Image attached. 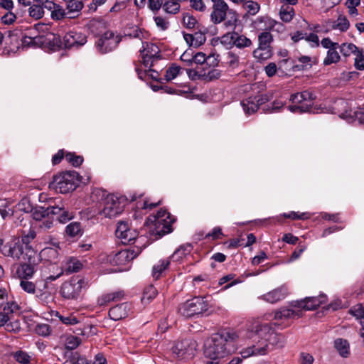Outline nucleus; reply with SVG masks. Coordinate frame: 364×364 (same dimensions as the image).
<instances>
[{"instance_id":"f257e3e1","label":"nucleus","mask_w":364,"mask_h":364,"mask_svg":"<svg viewBox=\"0 0 364 364\" xmlns=\"http://www.w3.org/2000/svg\"><path fill=\"white\" fill-rule=\"evenodd\" d=\"M241 332L224 328L213 334L204 344V355L210 359L220 360L232 351V343L237 341Z\"/></svg>"},{"instance_id":"f03ea898","label":"nucleus","mask_w":364,"mask_h":364,"mask_svg":"<svg viewBox=\"0 0 364 364\" xmlns=\"http://www.w3.org/2000/svg\"><path fill=\"white\" fill-rule=\"evenodd\" d=\"M272 331L267 323L257 325L255 331L248 333V338L252 340V344L241 351L242 358L252 355H265L268 351V338Z\"/></svg>"},{"instance_id":"7ed1b4c3","label":"nucleus","mask_w":364,"mask_h":364,"mask_svg":"<svg viewBox=\"0 0 364 364\" xmlns=\"http://www.w3.org/2000/svg\"><path fill=\"white\" fill-rule=\"evenodd\" d=\"M93 196L101 198L103 208L100 210V214L105 218H115L123 212L124 203L117 196L109 194L105 191L101 189L95 190Z\"/></svg>"},{"instance_id":"20e7f679","label":"nucleus","mask_w":364,"mask_h":364,"mask_svg":"<svg viewBox=\"0 0 364 364\" xmlns=\"http://www.w3.org/2000/svg\"><path fill=\"white\" fill-rule=\"evenodd\" d=\"M23 259L24 262L18 267L16 274L21 279H31L37 271L41 257L32 247H28Z\"/></svg>"},{"instance_id":"39448f33","label":"nucleus","mask_w":364,"mask_h":364,"mask_svg":"<svg viewBox=\"0 0 364 364\" xmlns=\"http://www.w3.org/2000/svg\"><path fill=\"white\" fill-rule=\"evenodd\" d=\"M79 182L78 173L75 171H69L54 176L53 186L55 191L67 193L74 191Z\"/></svg>"},{"instance_id":"423d86ee","label":"nucleus","mask_w":364,"mask_h":364,"mask_svg":"<svg viewBox=\"0 0 364 364\" xmlns=\"http://www.w3.org/2000/svg\"><path fill=\"white\" fill-rule=\"evenodd\" d=\"M149 218V220L154 223L153 233L159 237L172 231V224L174 220L171 218V215L166 210L161 209L156 215Z\"/></svg>"},{"instance_id":"0eeeda50","label":"nucleus","mask_w":364,"mask_h":364,"mask_svg":"<svg viewBox=\"0 0 364 364\" xmlns=\"http://www.w3.org/2000/svg\"><path fill=\"white\" fill-rule=\"evenodd\" d=\"M86 285L87 282L84 279L73 277L63 283L60 287V294L67 299H76L80 295L82 288Z\"/></svg>"},{"instance_id":"6e6552de","label":"nucleus","mask_w":364,"mask_h":364,"mask_svg":"<svg viewBox=\"0 0 364 364\" xmlns=\"http://www.w3.org/2000/svg\"><path fill=\"white\" fill-rule=\"evenodd\" d=\"M121 41L122 37L119 35L112 31H107L99 37L95 45L97 50L105 54L115 49Z\"/></svg>"},{"instance_id":"1a4fd4ad","label":"nucleus","mask_w":364,"mask_h":364,"mask_svg":"<svg viewBox=\"0 0 364 364\" xmlns=\"http://www.w3.org/2000/svg\"><path fill=\"white\" fill-rule=\"evenodd\" d=\"M208 304L202 297H194L183 304L179 308V313L185 317H191L207 311Z\"/></svg>"},{"instance_id":"9d476101","label":"nucleus","mask_w":364,"mask_h":364,"mask_svg":"<svg viewBox=\"0 0 364 364\" xmlns=\"http://www.w3.org/2000/svg\"><path fill=\"white\" fill-rule=\"evenodd\" d=\"M198 344L196 341L193 339H185L176 342L171 350L177 358H191L194 356Z\"/></svg>"},{"instance_id":"9b49d317","label":"nucleus","mask_w":364,"mask_h":364,"mask_svg":"<svg viewBox=\"0 0 364 364\" xmlns=\"http://www.w3.org/2000/svg\"><path fill=\"white\" fill-rule=\"evenodd\" d=\"M0 252L5 257L19 260L21 257L23 259L25 248L19 238L13 237L0 249Z\"/></svg>"},{"instance_id":"f8f14e48","label":"nucleus","mask_w":364,"mask_h":364,"mask_svg":"<svg viewBox=\"0 0 364 364\" xmlns=\"http://www.w3.org/2000/svg\"><path fill=\"white\" fill-rule=\"evenodd\" d=\"M269 101V97L264 94H257L255 96L249 97L241 102L244 112L247 114L256 112L259 106Z\"/></svg>"},{"instance_id":"ddd939ff","label":"nucleus","mask_w":364,"mask_h":364,"mask_svg":"<svg viewBox=\"0 0 364 364\" xmlns=\"http://www.w3.org/2000/svg\"><path fill=\"white\" fill-rule=\"evenodd\" d=\"M86 43V35L76 31H70L63 37V46L64 49L79 48Z\"/></svg>"},{"instance_id":"4468645a","label":"nucleus","mask_w":364,"mask_h":364,"mask_svg":"<svg viewBox=\"0 0 364 364\" xmlns=\"http://www.w3.org/2000/svg\"><path fill=\"white\" fill-rule=\"evenodd\" d=\"M213 2V11L210 14V20L218 24L223 21L229 9L228 4L224 0H211Z\"/></svg>"},{"instance_id":"2eb2a0df","label":"nucleus","mask_w":364,"mask_h":364,"mask_svg":"<svg viewBox=\"0 0 364 364\" xmlns=\"http://www.w3.org/2000/svg\"><path fill=\"white\" fill-rule=\"evenodd\" d=\"M141 252V248L139 247H134L124 249L115 255L114 260L117 264L123 265L136 258Z\"/></svg>"},{"instance_id":"dca6fc26","label":"nucleus","mask_w":364,"mask_h":364,"mask_svg":"<svg viewBox=\"0 0 364 364\" xmlns=\"http://www.w3.org/2000/svg\"><path fill=\"white\" fill-rule=\"evenodd\" d=\"M131 311V304L124 302L112 307L109 311V316L114 321H119L127 317Z\"/></svg>"},{"instance_id":"f3484780","label":"nucleus","mask_w":364,"mask_h":364,"mask_svg":"<svg viewBox=\"0 0 364 364\" xmlns=\"http://www.w3.org/2000/svg\"><path fill=\"white\" fill-rule=\"evenodd\" d=\"M325 301L326 296L323 295L319 297H307L304 300L296 301V304L294 306H298L306 311H311L316 309Z\"/></svg>"},{"instance_id":"a211bd4d","label":"nucleus","mask_w":364,"mask_h":364,"mask_svg":"<svg viewBox=\"0 0 364 364\" xmlns=\"http://www.w3.org/2000/svg\"><path fill=\"white\" fill-rule=\"evenodd\" d=\"M39 38L41 39L40 43L47 45L53 50L63 48V38L59 35L50 33L45 36H39Z\"/></svg>"},{"instance_id":"6ab92c4d","label":"nucleus","mask_w":364,"mask_h":364,"mask_svg":"<svg viewBox=\"0 0 364 364\" xmlns=\"http://www.w3.org/2000/svg\"><path fill=\"white\" fill-rule=\"evenodd\" d=\"M50 213L52 218L55 219V220L60 223H65L74 217L73 213H70L68 210L65 209L64 207L59 205L51 206Z\"/></svg>"},{"instance_id":"aec40b11","label":"nucleus","mask_w":364,"mask_h":364,"mask_svg":"<svg viewBox=\"0 0 364 364\" xmlns=\"http://www.w3.org/2000/svg\"><path fill=\"white\" fill-rule=\"evenodd\" d=\"M125 296L123 290H118L114 292L106 293L98 297L97 303L99 306H106L112 301H119Z\"/></svg>"},{"instance_id":"412c9836","label":"nucleus","mask_w":364,"mask_h":364,"mask_svg":"<svg viewBox=\"0 0 364 364\" xmlns=\"http://www.w3.org/2000/svg\"><path fill=\"white\" fill-rule=\"evenodd\" d=\"M287 294V288L285 287H281L264 294L262 298L267 302L274 304L284 299Z\"/></svg>"},{"instance_id":"4be33fe9","label":"nucleus","mask_w":364,"mask_h":364,"mask_svg":"<svg viewBox=\"0 0 364 364\" xmlns=\"http://www.w3.org/2000/svg\"><path fill=\"white\" fill-rule=\"evenodd\" d=\"M315 99L316 96L309 90H304L303 92L294 94L290 97V100L294 104L304 105L305 103H308L311 105V107L312 106V102Z\"/></svg>"},{"instance_id":"5701e85b","label":"nucleus","mask_w":364,"mask_h":364,"mask_svg":"<svg viewBox=\"0 0 364 364\" xmlns=\"http://www.w3.org/2000/svg\"><path fill=\"white\" fill-rule=\"evenodd\" d=\"M171 264V258H165L159 260L152 267V277L157 280L161 277L164 273L168 269Z\"/></svg>"},{"instance_id":"b1692460","label":"nucleus","mask_w":364,"mask_h":364,"mask_svg":"<svg viewBox=\"0 0 364 364\" xmlns=\"http://www.w3.org/2000/svg\"><path fill=\"white\" fill-rule=\"evenodd\" d=\"M34 294L38 302L43 306H49L54 302V295L43 287V289L37 288Z\"/></svg>"},{"instance_id":"393cba45","label":"nucleus","mask_w":364,"mask_h":364,"mask_svg":"<svg viewBox=\"0 0 364 364\" xmlns=\"http://www.w3.org/2000/svg\"><path fill=\"white\" fill-rule=\"evenodd\" d=\"M334 348L343 358H348L350 355L349 342L344 338H338L334 341Z\"/></svg>"},{"instance_id":"a878e982","label":"nucleus","mask_w":364,"mask_h":364,"mask_svg":"<svg viewBox=\"0 0 364 364\" xmlns=\"http://www.w3.org/2000/svg\"><path fill=\"white\" fill-rule=\"evenodd\" d=\"M82 267V264L80 260L74 257L67 258L63 262V269L68 274L78 272Z\"/></svg>"},{"instance_id":"bb28decb","label":"nucleus","mask_w":364,"mask_h":364,"mask_svg":"<svg viewBox=\"0 0 364 364\" xmlns=\"http://www.w3.org/2000/svg\"><path fill=\"white\" fill-rule=\"evenodd\" d=\"M163 11L168 15H176L181 11V0H164Z\"/></svg>"},{"instance_id":"cd10ccee","label":"nucleus","mask_w":364,"mask_h":364,"mask_svg":"<svg viewBox=\"0 0 364 364\" xmlns=\"http://www.w3.org/2000/svg\"><path fill=\"white\" fill-rule=\"evenodd\" d=\"M65 2L66 3V13L68 15H70V18L75 17V14L77 15L83 7L82 1L79 0H67Z\"/></svg>"},{"instance_id":"c85d7f7f","label":"nucleus","mask_w":364,"mask_h":364,"mask_svg":"<svg viewBox=\"0 0 364 364\" xmlns=\"http://www.w3.org/2000/svg\"><path fill=\"white\" fill-rule=\"evenodd\" d=\"M253 57L258 61H263L270 58L272 55V49L258 46L252 53Z\"/></svg>"},{"instance_id":"c756f323","label":"nucleus","mask_w":364,"mask_h":364,"mask_svg":"<svg viewBox=\"0 0 364 364\" xmlns=\"http://www.w3.org/2000/svg\"><path fill=\"white\" fill-rule=\"evenodd\" d=\"M350 26V23L346 16L340 14L337 19L333 21L331 24L333 29L339 30L341 32L346 31Z\"/></svg>"},{"instance_id":"7c9ffc66","label":"nucleus","mask_w":364,"mask_h":364,"mask_svg":"<svg viewBox=\"0 0 364 364\" xmlns=\"http://www.w3.org/2000/svg\"><path fill=\"white\" fill-rule=\"evenodd\" d=\"M252 45V41L245 35L235 32L234 46L240 49L250 48Z\"/></svg>"},{"instance_id":"2f4dec72","label":"nucleus","mask_w":364,"mask_h":364,"mask_svg":"<svg viewBox=\"0 0 364 364\" xmlns=\"http://www.w3.org/2000/svg\"><path fill=\"white\" fill-rule=\"evenodd\" d=\"M50 210L51 206L48 208L42 206L36 208L32 213L33 218L36 220H41L45 219L46 217L49 218L51 215Z\"/></svg>"},{"instance_id":"473e14b6","label":"nucleus","mask_w":364,"mask_h":364,"mask_svg":"<svg viewBox=\"0 0 364 364\" xmlns=\"http://www.w3.org/2000/svg\"><path fill=\"white\" fill-rule=\"evenodd\" d=\"M38 255L41 257V259L44 257L50 262H55V260L58 258V252L56 248L46 247L41 251Z\"/></svg>"},{"instance_id":"72a5a7b5","label":"nucleus","mask_w":364,"mask_h":364,"mask_svg":"<svg viewBox=\"0 0 364 364\" xmlns=\"http://www.w3.org/2000/svg\"><path fill=\"white\" fill-rule=\"evenodd\" d=\"M183 37L187 43L195 46L203 43L205 39V36L199 33H196L194 35L184 34Z\"/></svg>"},{"instance_id":"f704fd0d","label":"nucleus","mask_w":364,"mask_h":364,"mask_svg":"<svg viewBox=\"0 0 364 364\" xmlns=\"http://www.w3.org/2000/svg\"><path fill=\"white\" fill-rule=\"evenodd\" d=\"M272 41L273 36L269 31H264L258 35V46L272 48Z\"/></svg>"},{"instance_id":"c9c22d12","label":"nucleus","mask_w":364,"mask_h":364,"mask_svg":"<svg viewBox=\"0 0 364 364\" xmlns=\"http://www.w3.org/2000/svg\"><path fill=\"white\" fill-rule=\"evenodd\" d=\"M295 316L299 317V314L291 309L282 308L279 311L275 312L274 318L276 320H279L283 318L287 319L294 318Z\"/></svg>"},{"instance_id":"e433bc0d","label":"nucleus","mask_w":364,"mask_h":364,"mask_svg":"<svg viewBox=\"0 0 364 364\" xmlns=\"http://www.w3.org/2000/svg\"><path fill=\"white\" fill-rule=\"evenodd\" d=\"M242 7L247 11V14L251 16L256 15L260 10L259 3L253 0H246L242 4Z\"/></svg>"},{"instance_id":"4c0bfd02","label":"nucleus","mask_w":364,"mask_h":364,"mask_svg":"<svg viewBox=\"0 0 364 364\" xmlns=\"http://www.w3.org/2000/svg\"><path fill=\"white\" fill-rule=\"evenodd\" d=\"M294 15V10L289 5H283L279 11L281 19L284 22H290Z\"/></svg>"},{"instance_id":"58836bf2","label":"nucleus","mask_w":364,"mask_h":364,"mask_svg":"<svg viewBox=\"0 0 364 364\" xmlns=\"http://www.w3.org/2000/svg\"><path fill=\"white\" fill-rule=\"evenodd\" d=\"M28 15L34 20H39L44 16L43 5L33 4L28 9Z\"/></svg>"},{"instance_id":"ea45409f","label":"nucleus","mask_w":364,"mask_h":364,"mask_svg":"<svg viewBox=\"0 0 364 364\" xmlns=\"http://www.w3.org/2000/svg\"><path fill=\"white\" fill-rule=\"evenodd\" d=\"M284 337L272 330L269 337L268 338V345L270 344L278 348H282L284 346Z\"/></svg>"},{"instance_id":"a19ab883","label":"nucleus","mask_w":364,"mask_h":364,"mask_svg":"<svg viewBox=\"0 0 364 364\" xmlns=\"http://www.w3.org/2000/svg\"><path fill=\"white\" fill-rule=\"evenodd\" d=\"M338 48H333L328 50L327 55L323 60L324 65H328L340 60V55L337 51Z\"/></svg>"},{"instance_id":"79ce46f5","label":"nucleus","mask_w":364,"mask_h":364,"mask_svg":"<svg viewBox=\"0 0 364 364\" xmlns=\"http://www.w3.org/2000/svg\"><path fill=\"white\" fill-rule=\"evenodd\" d=\"M158 291L153 286L150 285L144 291L141 297V302L144 304H148L157 295Z\"/></svg>"},{"instance_id":"37998d69","label":"nucleus","mask_w":364,"mask_h":364,"mask_svg":"<svg viewBox=\"0 0 364 364\" xmlns=\"http://www.w3.org/2000/svg\"><path fill=\"white\" fill-rule=\"evenodd\" d=\"M338 48L344 56H349L353 53L356 54L359 51V49L353 43H343L339 45Z\"/></svg>"},{"instance_id":"c03bdc74","label":"nucleus","mask_w":364,"mask_h":364,"mask_svg":"<svg viewBox=\"0 0 364 364\" xmlns=\"http://www.w3.org/2000/svg\"><path fill=\"white\" fill-rule=\"evenodd\" d=\"M29 279H23L20 281V287L21 289L28 294H34L37 291L36 284L30 282Z\"/></svg>"},{"instance_id":"a18cd8bd","label":"nucleus","mask_w":364,"mask_h":364,"mask_svg":"<svg viewBox=\"0 0 364 364\" xmlns=\"http://www.w3.org/2000/svg\"><path fill=\"white\" fill-rule=\"evenodd\" d=\"M235 31L228 32L220 38V42L222 45L232 48L234 46Z\"/></svg>"},{"instance_id":"49530a36","label":"nucleus","mask_w":364,"mask_h":364,"mask_svg":"<svg viewBox=\"0 0 364 364\" xmlns=\"http://www.w3.org/2000/svg\"><path fill=\"white\" fill-rule=\"evenodd\" d=\"M80 343V338L76 336H68L65 339V347L67 350H69L68 352H71L70 350H74L78 347Z\"/></svg>"},{"instance_id":"de8ad7c7","label":"nucleus","mask_w":364,"mask_h":364,"mask_svg":"<svg viewBox=\"0 0 364 364\" xmlns=\"http://www.w3.org/2000/svg\"><path fill=\"white\" fill-rule=\"evenodd\" d=\"M14 358L21 364H29L31 361V356L24 351L18 350L12 353Z\"/></svg>"},{"instance_id":"09e8293b","label":"nucleus","mask_w":364,"mask_h":364,"mask_svg":"<svg viewBox=\"0 0 364 364\" xmlns=\"http://www.w3.org/2000/svg\"><path fill=\"white\" fill-rule=\"evenodd\" d=\"M55 316L59 318L63 323L66 325H74L78 322L77 318L72 314L61 315L59 312L56 311Z\"/></svg>"},{"instance_id":"8fccbe9b","label":"nucleus","mask_w":364,"mask_h":364,"mask_svg":"<svg viewBox=\"0 0 364 364\" xmlns=\"http://www.w3.org/2000/svg\"><path fill=\"white\" fill-rule=\"evenodd\" d=\"M49 9H53L51 12V17L53 19L60 20L68 15L65 10L55 4H53V7L49 6Z\"/></svg>"},{"instance_id":"3c124183","label":"nucleus","mask_w":364,"mask_h":364,"mask_svg":"<svg viewBox=\"0 0 364 364\" xmlns=\"http://www.w3.org/2000/svg\"><path fill=\"white\" fill-rule=\"evenodd\" d=\"M65 356L69 358L70 364H88L86 359L80 357L77 353L66 352Z\"/></svg>"},{"instance_id":"603ef678","label":"nucleus","mask_w":364,"mask_h":364,"mask_svg":"<svg viewBox=\"0 0 364 364\" xmlns=\"http://www.w3.org/2000/svg\"><path fill=\"white\" fill-rule=\"evenodd\" d=\"M81 231L80 224L77 222L70 223L65 228V232L67 235L75 237Z\"/></svg>"},{"instance_id":"864d4df0","label":"nucleus","mask_w":364,"mask_h":364,"mask_svg":"<svg viewBox=\"0 0 364 364\" xmlns=\"http://www.w3.org/2000/svg\"><path fill=\"white\" fill-rule=\"evenodd\" d=\"M181 68L179 66L173 65L168 68L166 71L165 77L167 81H171L175 79L180 73Z\"/></svg>"},{"instance_id":"5fc2aeb1","label":"nucleus","mask_w":364,"mask_h":364,"mask_svg":"<svg viewBox=\"0 0 364 364\" xmlns=\"http://www.w3.org/2000/svg\"><path fill=\"white\" fill-rule=\"evenodd\" d=\"M288 108L292 112L303 113L310 111L311 105L308 103L304 105L294 104V105L289 106Z\"/></svg>"},{"instance_id":"6e6d98bb","label":"nucleus","mask_w":364,"mask_h":364,"mask_svg":"<svg viewBox=\"0 0 364 364\" xmlns=\"http://www.w3.org/2000/svg\"><path fill=\"white\" fill-rule=\"evenodd\" d=\"M65 159L75 167L80 166L83 161V158L82 156H76L73 153L67 154L65 155Z\"/></svg>"},{"instance_id":"4d7b16f0","label":"nucleus","mask_w":364,"mask_h":364,"mask_svg":"<svg viewBox=\"0 0 364 364\" xmlns=\"http://www.w3.org/2000/svg\"><path fill=\"white\" fill-rule=\"evenodd\" d=\"M190 6L196 11L205 12L207 9L203 0H190Z\"/></svg>"},{"instance_id":"13d9d810","label":"nucleus","mask_w":364,"mask_h":364,"mask_svg":"<svg viewBox=\"0 0 364 364\" xmlns=\"http://www.w3.org/2000/svg\"><path fill=\"white\" fill-rule=\"evenodd\" d=\"M164 0H148V7L149 9L156 14L161 8L163 9Z\"/></svg>"},{"instance_id":"bf43d9fd","label":"nucleus","mask_w":364,"mask_h":364,"mask_svg":"<svg viewBox=\"0 0 364 364\" xmlns=\"http://www.w3.org/2000/svg\"><path fill=\"white\" fill-rule=\"evenodd\" d=\"M284 218H290L292 220H306L307 218H309V214L307 213H296L291 211L289 213H284Z\"/></svg>"},{"instance_id":"052dcab7","label":"nucleus","mask_w":364,"mask_h":364,"mask_svg":"<svg viewBox=\"0 0 364 364\" xmlns=\"http://www.w3.org/2000/svg\"><path fill=\"white\" fill-rule=\"evenodd\" d=\"M226 63L232 68H235L239 64V57L235 53L230 51L226 55Z\"/></svg>"},{"instance_id":"680f3d73","label":"nucleus","mask_w":364,"mask_h":364,"mask_svg":"<svg viewBox=\"0 0 364 364\" xmlns=\"http://www.w3.org/2000/svg\"><path fill=\"white\" fill-rule=\"evenodd\" d=\"M36 237V233L35 232V230H30L28 231V232L26 234V235H24L22 236L21 237V242L23 245H25V250L28 247H31L29 245V243Z\"/></svg>"},{"instance_id":"e2e57ef3","label":"nucleus","mask_w":364,"mask_h":364,"mask_svg":"<svg viewBox=\"0 0 364 364\" xmlns=\"http://www.w3.org/2000/svg\"><path fill=\"white\" fill-rule=\"evenodd\" d=\"M350 313L360 321L364 318V307L359 304L352 307Z\"/></svg>"},{"instance_id":"0e129e2a","label":"nucleus","mask_w":364,"mask_h":364,"mask_svg":"<svg viewBox=\"0 0 364 364\" xmlns=\"http://www.w3.org/2000/svg\"><path fill=\"white\" fill-rule=\"evenodd\" d=\"M305 40L309 43L311 48H317L319 46L318 36L314 33H311L309 35L306 33Z\"/></svg>"},{"instance_id":"69168bd1","label":"nucleus","mask_w":364,"mask_h":364,"mask_svg":"<svg viewBox=\"0 0 364 364\" xmlns=\"http://www.w3.org/2000/svg\"><path fill=\"white\" fill-rule=\"evenodd\" d=\"M129 230V228L128 223L121 221L118 223V225L116 230V235L121 238L123 235H124L126 232H128Z\"/></svg>"},{"instance_id":"338daca9","label":"nucleus","mask_w":364,"mask_h":364,"mask_svg":"<svg viewBox=\"0 0 364 364\" xmlns=\"http://www.w3.org/2000/svg\"><path fill=\"white\" fill-rule=\"evenodd\" d=\"M183 24L188 28H193L197 23L196 19L188 14H185L183 17Z\"/></svg>"},{"instance_id":"774afa93","label":"nucleus","mask_w":364,"mask_h":364,"mask_svg":"<svg viewBox=\"0 0 364 364\" xmlns=\"http://www.w3.org/2000/svg\"><path fill=\"white\" fill-rule=\"evenodd\" d=\"M355 58V66L358 70H364V55L362 51L359 50Z\"/></svg>"}]
</instances>
